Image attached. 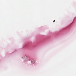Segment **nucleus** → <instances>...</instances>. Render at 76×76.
<instances>
[{"label": "nucleus", "instance_id": "1", "mask_svg": "<svg viewBox=\"0 0 76 76\" xmlns=\"http://www.w3.org/2000/svg\"><path fill=\"white\" fill-rule=\"evenodd\" d=\"M55 22V20H54L53 21V22Z\"/></svg>", "mask_w": 76, "mask_h": 76}]
</instances>
